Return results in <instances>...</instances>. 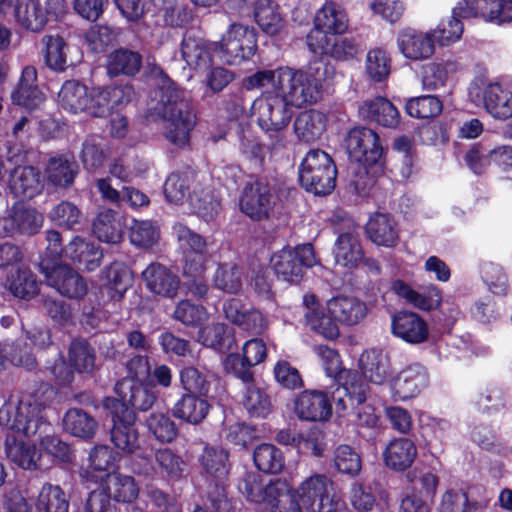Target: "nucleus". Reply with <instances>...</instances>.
<instances>
[{
    "label": "nucleus",
    "instance_id": "nucleus-62",
    "mask_svg": "<svg viewBox=\"0 0 512 512\" xmlns=\"http://www.w3.org/2000/svg\"><path fill=\"white\" fill-rule=\"evenodd\" d=\"M69 364L79 373L91 372L95 365L94 349L82 340L71 342L68 351Z\"/></svg>",
    "mask_w": 512,
    "mask_h": 512
},
{
    "label": "nucleus",
    "instance_id": "nucleus-57",
    "mask_svg": "<svg viewBox=\"0 0 512 512\" xmlns=\"http://www.w3.org/2000/svg\"><path fill=\"white\" fill-rule=\"evenodd\" d=\"M256 467L268 474H277L284 468V456L280 449L268 443L258 445L253 454Z\"/></svg>",
    "mask_w": 512,
    "mask_h": 512
},
{
    "label": "nucleus",
    "instance_id": "nucleus-33",
    "mask_svg": "<svg viewBox=\"0 0 512 512\" xmlns=\"http://www.w3.org/2000/svg\"><path fill=\"white\" fill-rule=\"evenodd\" d=\"M462 15H476L486 22L501 24L512 21V0H472Z\"/></svg>",
    "mask_w": 512,
    "mask_h": 512
},
{
    "label": "nucleus",
    "instance_id": "nucleus-58",
    "mask_svg": "<svg viewBox=\"0 0 512 512\" xmlns=\"http://www.w3.org/2000/svg\"><path fill=\"white\" fill-rule=\"evenodd\" d=\"M269 491L270 498L265 506L271 512H301L295 493L287 487L286 483L276 481V486Z\"/></svg>",
    "mask_w": 512,
    "mask_h": 512
},
{
    "label": "nucleus",
    "instance_id": "nucleus-55",
    "mask_svg": "<svg viewBox=\"0 0 512 512\" xmlns=\"http://www.w3.org/2000/svg\"><path fill=\"white\" fill-rule=\"evenodd\" d=\"M132 245L140 249L153 248L160 239L158 225L151 220H133L129 228Z\"/></svg>",
    "mask_w": 512,
    "mask_h": 512
},
{
    "label": "nucleus",
    "instance_id": "nucleus-8",
    "mask_svg": "<svg viewBox=\"0 0 512 512\" xmlns=\"http://www.w3.org/2000/svg\"><path fill=\"white\" fill-rule=\"evenodd\" d=\"M213 46L218 58L224 64L241 65L255 54L257 33L253 27L233 23Z\"/></svg>",
    "mask_w": 512,
    "mask_h": 512
},
{
    "label": "nucleus",
    "instance_id": "nucleus-53",
    "mask_svg": "<svg viewBox=\"0 0 512 512\" xmlns=\"http://www.w3.org/2000/svg\"><path fill=\"white\" fill-rule=\"evenodd\" d=\"M59 103L63 109L71 113H79L85 111L88 103V92L85 85L82 83L69 80L66 81L59 93Z\"/></svg>",
    "mask_w": 512,
    "mask_h": 512
},
{
    "label": "nucleus",
    "instance_id": "nucleus-50",
    "mask_svg": "<svg viewBox=\"0 0 512 512\" xmlns=\"http://www.w3.org/2000/svg\"><path fill=\"white\" fill-rule=\"evenodd\" d=\"M276 481L264 483L262 477L254 472L245 473L238 483L239 492L250 502L266 505L270 498V488Z\"/></svg>",
    "mask_w": 512,
    "mask_h": 512
},
{
    "label": "nucleus",
    "instance_id": "nucleus-42",
    "mask_svg": "<svg viewBox=\"0 0 512 512\" xmlns=\"http://www.w3.org/2000/svg\"><path fill=\"white\" fill-rule=\"evenodd\" d=\"M363 376L371 383L381 385L390 375V361L386 354L379 350H367L360 358Z\"/></svg>",
    "mask_w": 512,
    "mask_h": 512
},
{
    "label": "nucleus",
    "instance_id": "nucleus-4",
    "mask_svg": "<svg viewBox=\"0 0 512 512\" xmlns=\"http://www.w3.org/2000/svg\"><path fill=\"white\" fill-rule=\"evenodd\" d=\"M103 406L112 416L113 426L110 432L112 443L117 449L129 456L133 472L149 475L154 471L152 449L149 446L142 445L139 440L135 428L136 415L134 411L111 397L103 400Z\"/></svg>",
    "mask_w": 512,
    "mask_h": 512
},
{
    "label": "nucleus",
    "instance_id": "nucleus-36",
    "mask_svg": "<svg viewBox=\"0 0 512 512\" xmlns=\"http://www.w3.org/2000/svg\"><path fill=\"white\" fill-rule=\"evenodd\" d=\"M254 19L259 28L270 36L279 34L286 24L281 7L275 0H256Z\"/></svg>",
    "mask_w": 512,
    "mask_h": 512
},
{
    "label": "nucleus",
    "instance_id": "nucleus-61",
    "mask_svg": "<svg viewBox=\"0 0 512 512\" xmlns=\"http://www.w3.org/2000/svg\"><path fill=\"white\" fill-rule=\"evenodd\" d=\"M5 452L8 459L23 469L36 467L37 451L35 446L27 445L14 437H7Z\"/></svg>",
    "mask_w": 512,
    "mask_h": 512
},
{
    "label": "nucleus",
    "instance_id": "nucleus-35",
    "mask_svg": "<svg viewBox=\"0 0 512 512\" xmlns=\"http://www.w3.org/2000/svg\"><path fill=\"white\" fill-rule=\"evenodd\" d=\"M359 114L362 118L387 128H395L400 122L397 108L384 97H376L363 102L359 106Z\"/></svg>",
    "mask_w": 512,
    "mask_h": 512
},
{
    "label": "nucleus",
    "instance_id": "nucleus-9",
    "mask_svg": "<svg viewBox=\"0 0 512 512\" xmlns=\"http://www.w3.org/2000/svg\"><path fill=\"white\" fill-rule=\"evenodd\" d=\"M337 170L326 152L309 151L299 167V180L303 188L315 195H327L335 188Z\"/></svg>",
    "mask_w": 512,
    "mask_h": 512
},
{
    "label": "nucleus",
    "instance_id": "nucleus-21",
    "mask_svg": "<svg viewBox=\"0 0 512 512\" xmlns=\"http://www.w3.org/2000/svg\"><path fill=\"white\" fill-rule=\"evenodd\" d=\"M429 382L426 368L420 363L404 367L392 380L391 390L398 400H407L418 395Z\"/></svg>",
    "mask_w": 512,
    "mask_h": 512
},
{
    "label": "nucleus",
    "instance_id": "nucleus-34",
    "mask_svg": "<svg viewBox=\"0 0 512 512\" xmlns=\"http://www.w3.org/2000/svg\"><path fill=\"white\" fill-rule=\"evenodd\" d=\"M313 24L330 35H341L348 30L349 18L341 5L333 1H326L317 10Z\"/></svg>",
    "mask_w": 512,
    "mask_h": 512
},
{
    "label": "nucleus",
    "instance_id": "nucleus-30",
    "mask_svg": "<svg viewBox=\"0 0 512 512\" xmlns=\"http://www.w3.org/2000/svg\"><path fill=\"white\" fill-rule=\"evenodd\" d=\"M14 104L28 109L38 107L45 95L37 84V70L33 66L23 68L17 87L11 95Z\"/></svg>",
    "mask_w": 512,
    "mask_h": 512
},
{
    "label": "nucleus",
    "instance_id": "nucleus-59",
    "mask_svg": "<svg viewBox=\"0 0 512 512\" xmlns=\"http://www.w3.org/2000/svg\"><path fill=\"white\" fill-rule=\"evenodd\" d=\"M246 389L243 395L242 403L251 417H266L271 411V401L269 396L260 387L252 382L245 383Z\"/></svg>",
    "mask_w": 512,
    "mask_h": 512
},
{
    "label": "nucleus",
    "instance_id": "nucleus-40",
    "mask_svg": "<svg viewBox=\"0 0 512 512\" xmlns=\"http://www.w3.org/2000/svg\"><path fill=\"white\" fill-rule=\"evenodd\" d=\"M366 230L371 241L378 246L393 247L399 240L396 222L385 213L371 216Z\"/></svg>",
    "mask_w": 512,
    "mask_h": 512
},
{
    "label": "nucleus",
    "instance_id": "nucleus-16",
    "mask_svg": "<svg viewBox=\"0 0 512 512\" xmlns=\"http://www.w3.org/2000/svg\"><path fill=\"white\" fill-rule=\"evenodd\" d=\"M173 235L185 255V274L201 275L206 262V240L182 223L173 225Z\"/></svg>",
    "mask_w": 512,
    "mask_h": 512
},
{
    "label": "nucleus",
    "instance_id": "nucleus-19",
    "mask_svg": "<svg viewBox=\"0 0 512 512\" xmlns=\"http://www.w3.org/2000/svg\"><path fill=\"white\" fill-rule=\"evenodd\" d=\"M339 387L332 393V400L335 402L337 412L344 413L349 407L363 404L369 393V387L351 370L341 372L336 379Z\"/></svg>",
    "mask_w": 512,
    "mask_h": 512
},
{
    "label": "nucleus",
    "instance_id": "nucleus-51",
    "mask_svg": "<svg viewBox=\"0 0 512 512\" xmlns=\"http://www.w3.org/2000/svg\"><path fill=\"white\" fill-rule=\"evenodd\" d=\"M154 458L156 466L152 464L154 471L149 475L159 473L161 476L172 480H179L183 477L186 471V463L180 455L171 449L163 448L157 450Z\"/></svg>",
    "mask_w": 512,
    "mask_h": 512
},
{
    "label": "nucleus",
    "instance_id": "nucleus-49",
    "mask_svg": "<svg viewBox=\"0 0 512 512\" xmlns=\"http://www.w3.org/2000/svg\"><path fill=\"white\" fill-rule=\"evenodd\" d=\"M77 172V163L63 155L51 157L45 167L48 181L56 186H69L74 181Z\"/></svg>",
    "mask_w": 512,
    "mask_h": 512
},
{
    "label": "nucleus",
    "instance_id": "nucleus-23",
    "mask_svg": "<svg viewBox=\"0 0 512 512\" xmlns=\"http://www.w3.org/2000/svg\"><path fill=\"white\" fill-rule=\"evenodd\" d=\"M294 411L298 418L307 421H327L332 415L331 403L327 395L317 390H306L294 401Z\"/></svg>",
    "mask_w": 512,
    "mask_h": 512
},
{
    "label": "nucleus",
    "instance_id": "nucleus-12",
    "mask_svg": "<svg viewBox=\"0 0 512 512\" xmlns=\"http://www.w3.org/2000/svg\"><path fill=\"white\" fill-rule=\"evenodd\" d=\"M317 262L314 248L309 243L283 248L270 259L277 276L290 283L298 282L303 277L304 268L313 267Z\"/></svg>",
    "mask_w": 512,
    "mask_h": 512
},
{
    "label": "nucleus",
    "instance_id": "nucleus-1",
    "mask_svg": "<svg viewBox=\"0 0 512 512\" xmlns=\"http://www.w3.org/2000/svg\"><path fill=\"white\" fill-rule=\"evenodd\" d=\"M334 75V67L322 60L311 62L305 69L287 66L262 70L244 80L247 90L271 86L281 93L290 106L303 107L322 97L324 83Z\"/></svg>",
    "mask_w": 512,
    "mask_h": 512
},
{
    "label": "nucleus",
    "instance_id": "nucleus-38",
    "mask_svg": "<svg viewBox=\"0 0 512 512\" xmlns=\"http://www.w3.org/2000/svg\"><path fill=\"white\" fill-rule=\"evenodd\" d=\"M486 506V499H472L463 489L447 488L440 495L437 512H479Z\"/></svg>",
    "mask_w": 512,
    "mask_h": 512
},
{
    "label": "nucleus",
    "instance_id": "nucleus-20",
    "mask_svg": "<svg viewBox=\"0 0 512 512\" xmlns=\"http://www.w3.org/2000/svg\"><path fill=\"white\" fill-rule=\"evenodd\" d=\"M43 216L35 209L16 204L7 217L0 219V236H12L16 233L33 235L39 231Z\"/></svg>",
    "mask_w": 512,
    "mask_h": 512
},
{
    "label": "nucleus",
    "instance_id": "nucleus-60",
    "mask_svg": "<svg viewBox=\"0 0 512 512\" xmlns=\"http://www.w3.org/2000/svg\"><path fill=\"white\" fill-rule=\"evenodd\" d=\"M214 287L226 293H238L243 285L240 268L231 263L218 266L213 277Z\"/></svg>",
    "mask_w": 512,
    "mask_h": 512
},
{
    "label": "nucleus",
    "instance_id": "nucleus-5",
    "mask_svg": "<svg viewBox=\"0 0 512 512\" xmlns=\"http://www.w3.org/2000/svg\"><path fill=\"white\" fill-rule=\"evenodd\" d=\"M305 318L314 331L333 340L339 336L338 323L356 325L367 315L366 304L353 296H337L320 308L314 295H305Z\"/></svg>",
    "mask_w": 512,
    "mask_h": 512
},
{
    "label": "nucleus",
    "instance_id": "nucleus-15",
    "mask_svg": "<svg viewBox=\"0 0 512 512\" xmlns=\"http://www.w3.org/2000/svg\"><path fill=\"white\" fill-rule=\"evenodd\" d=\"M471 101L483 104L494 118L507 119L512 116V92L499 83L473 82L468 91Z\"/></svg>",
    "mask_w": 512,
    "mask_h": 512
},
{
    "label": "nucleus",
    "instance_id": "nucleus-27",
    "mask_svg": "<svg viewBox=\"0 0 512 512\" xmlns=\"http://www.w3.org/2000/svg\"><path fill=\"white\" fill-rule=\"evenodd\" d=\"M100 281L110 299L120 301L133 285L134 277L125 263L115 261L101 271Z\"/></svg>",
    "mask_w": 512,
    "mask_h": 512
},
{
    "label": "nucleus",
    "instance_id": "nucleus-7",
    "mask_svg": "<svg viewBox=\"0 0 512 512\" xmlns=\"http://www.w3.org/2000/svg\"><path fill=\"white\" fill-rule=\"evenodd\" d=\"M346 148L350 158L364 166L355 175L352 183L357 194L364 196L374 184L368 175L366 167L377 164L382 155L383 147L378 134L366 127H356L349 131L346 138Z\"/></svg>",
    "mask_w": 512,
    "mask_h": 512
},
{
    "label": "nucleus",
    "instance_id": "nucleus-14",
    "mask_svg": "<svg viewBox=\"0 0 512 512\" xmlns=\"http://www.w3.org/2000/svg\"><path fill=\"white\" fill-rule=\"evenodd\" d=\"M275 205V197L269 184L261 178L250 176L240 196V210L252 220L270 217Z\"/></svg>",
    "mask_w": 512,
    "mask_h": 512
},
{
    "label": "nucleus",
    "instance_id": "nucleus-29",
    "mask_svg": "<svg viewBox=\"0 0 512 512\" xmlns=\"http://www.w3.org/2000/svg\"><path fill=\"white\" fill-rule=\"evenodd\" d=\"M142 278L147 288L154 294L173 298L179 289V278L167 267L159 263H151L143 272Z\"/></svg>",
    "mask_w": 512,
    "mask_h": 512
},
{
    "label": "nucleus",
    "instance_id": "nucleus-2",
    "mask_svg": "<svg viewBox=\"0 0 512 512\" xmlns=\"http://www.w3.org/2000/svg\"><path fill=\"white\" fill-rule=\"evenodd\" d=\"M148 110L163 119L165 139L178 148L189 145L190 133L196 124V114L188 94L178 89L169 78L152 91Z\"/></svg>",
    "mask_w": 512,
    "mask_h": 512
},
{
    "label": "nucleus",
    "instance_id": "nucleus-31",
    "mask_svg": "<svg viewBox=\"0 0 512 512\" xmlns=\"http://www.w3.org/2000/svg\"><path fill=\"white\" fill-rule=\"evenodd\" d=\"M213 45L214 42L187 34L181 42V57L191 69L204 70L212 62Z\"/></svg>",
    "mask_w": 512,
    "mask_h": 512
},
{
    "label": "nucleus",
    "instance_id": "nucleus-28",
    "mask_svg": "<svg viewBox=\"0 0 512 512\" xmlns=\"http://www.w3.org/2000/svg\"><path fill=\"white\" fill-rule=\"evenodd\" d=\"M386 467L393 471H405L410 468L418 455L415 443L405 437L392 439L383 451Z\"/></svg>",
    "mask_w": 512,
    "mask_h": 512
},
{
    "label": "nucleus",
    "instance_id": "nucleus-18",
    "mask_svg": "<svg viewBox=\"0 0 512 512\" xmlns=\"http://www.w3.org/2000/svg\"><path fill=\"white\" fill-rule=\"evenodd\" d=\"M41 270L49 286L55 288L61 295L71 298H83L88 287L85 279L74 269L67 265H56L49 268L43 261Z\"/></svg>",
    "mask_w": 512,
    "mask_h": 512
},
{
    "label": "nucleus",
    "instance_id": "nucleus-11",
    "mask_svg": "<svg viewBox=\"0 0 512 512\" xmlns=\"http://www.w3.org/2000/svg\"><path fill=\"white\" fill-rule=\"evenodd\" d=\"M251 106L252 116L258 126L266 132H280L285 129L291 118L290 105L271 86L265 87Z\"/></svg>",
    "mask_w": 512,
    "mask_h": 512
},
{
    "label": "nucleus",
    "instance_id": "nucleus-41",
    "mask_svg": "<svg viewBox=\"0 0 512 512\" xmlns=\"http://www.w3.org/2000/svg\"><path fill=\"white\" fill-rule=\"evenodd\" d=\"M119 456L107 445H96L91 449L88 462L89 468H82L80 470V477L87 482H97L93 472H106L117 469Z\"/></svg>",
    "mask_w": 512,
    "mask_h": 512
},
{
    "label": "nucleus",
    "instance_id": "nucleus-64",
    "mask_svg": "<svg viewBox=\"0 0 512 512\" xmlns=\"http://www.w3.org/2000/svg\"><path fill=\"white\" fill-rule=\"evenodd\" d=\"M390 58L387 52L381 48L368 51L365 61V71L374 82H381L390 74Z\"/></svg>",
    "mask_w": 512,
    "mask_h": 512
},
{
    "label": "nucleus",
    "instance_id": "nucleus-56",
    "mask_svg": "<svg viewBox=\"0 0 512 512\" xmlns=\"http://www.w3.org/2000/svg\"><path fill=\"white\" fill-rule=\"evenodd\" d=\"M5 286L17 298L29 300L39 292L36 276L28 269H19L8 276Z\"/></svg>",
    "mask_w": 512,
    "mask_h": 512
},
{
    "label": "nucleus",
    "instance_id": "nucleus-37",
    "mask_svg": "<svg viewBox=\"0 0 512 512\" xmlns=\"http://www.w3.org/2000/svg\"><path fill=\"white\" fill-rule=\"evenodd\" d=\"M101 492L106 493L109 500L120 503H131L139 494V488L132 476L113 471L106 474Z\"/></svg>",
    "mask_w": 512,
    "mask_h": 512
},
{
    "label": "nucleus",
    "instance_id": "nucleus-10",
    "mask_svg": "<svg viewBox=\"0 0 512 512\" xmlns=\"http://www.w3.org/2000/svg\"><path fill=\"white\" fill-rule=\"evenodd\" d=\"M198 461L205 473L215 479L207 490L208 499L213 508L218 512L228 510L230 505L224 485L230 468L228 452L222 447L206 444L198 456Z\"/></svg>",
    "mask_w": 512,
    "mask_h": 512
},
{
    "label": "nucleus",
    "instance_id": "nucleus-32",
    "mask_svg": "<svg viewBox=\"0 0 512 512\" xmlns=\"http://www.w3.org/2000/svg\"><path fill=\"white\" fill-rule=\"evenodd\" d=\"M333 255L336 265L354 268L363 259V250L354 229L340 233L335 240Z\"/></svg>",
    "mask_w": 512,
    "mask_h": 512
},
{
    "label": "nucleus",
    "instance_id": "nucleus-17",
    "mask_svg": "<svg viewBox=\"0 0 512 512\" xmlns=\"http://www.w3.org/2000/svg\"><path fill=\"white\" fill-rule=\"evenodd\" d=\"M267 356L265 342L259 338H252L242 346V356L237 353L229 354L224 362L227 372L232 373L244 383L253 382L251 367L262 363Z\"/></svg>",
    "mask_w": 512,
    "mask_h": 512
},
{
    "label": "nucleus",
    "instance_id": "nucleus-46",
    "mask_svg": "<svg viewBox=\"0 0 512 512\" xmlns=\"http://www.w3.org/2000/svg\"><path fill=\"white\" fill-rule=\"evenodd\" d=\"M142 57L138 52L128 49H117L110 53L106 61L109 76L135 75L141 68Z\"/></svg>",
    "mask_w": 512,
    "mask_h": 512
},
{
    "label": "nucleus",
    "instance_id": "nucleus-44",
    "mask_svg": "<svg viewBox=\"0 0 512 512\" xmlns=\"http://www.w3.org/2000/svg\"><path fill=\"white\" fill-rule=\"evenodd\" d=\"M472 0H460L452 10L451 18L442 23L437 29L431 31L435 33L436 41L441 45H449L460 39L463 33V25L460 18L477 17L476 15H462L470 7Z\"/></svg>",
    "mask_w": 512,
    "mask_h": 512
},
{
    "label": "nucleus",
    "instance_id": "nucleus-6",
    "mask_svg": "<svg viewBox=\"0 0 512 512\" xmlns=\"http://www.w3.org/2000/svg\"><path fill=\"white\" fill-rule=\"evenodd\" d=\"M195 182V175L191 171L172 173L164 184V195L168 202L181 205L189 202L195 212L206 221L212 220L220 211V201L208 189L191 187Z\"/></svg>",
    "mask_w": 512,
    "mask_h": 512
},
{
    "label": "nucleus",
    "instance_id": "nucleus-54",
    "mask_svg": "<svg viewBox=\"0 0 512 512\" xmlns=\"http://www.w3.org/2000/svg\"><path fill=\"white\" fill-rule=\"evenodd\" d=\"M64 427L70 434L84 438H92L98 428L97 421L82 409L73 408L64 416Z\"/></svg>",
    "mask_w": 512,
    "mask_h": 512
},
{
    "label": "nucleus",
    "instance_id": "nucleus-63",
    "mask_svg": "<svg viewBox=\"0 0 512 512\" xmlns=\"http://www.w3.org/2000/svg\"><path fill=\"white\" fill-rule=\"evenodd\" d=\"M443 105L439 98L431 95L414 97L407 101L406 112L414 118L428 119L438 116Z\"/></svg>",
    "mask_w": 512,
    "mask_h": 512
},
{
    "label": "nucleus",
    "instance_id": "nucleus-45",
    "mask_svg": "<svg viewBox=\"0 0 512 512\" xmlns=\"http://www.w3.org/2000/svg\"><path fill=\"white\" fill-rule=\"evenodd\" d=\"M325 127V115L316 110L301 112L294 122L296 136L306 143L318 140L324 132Z\"/></svg>",
    "mask_w": 512,
    "mask_h": 512
},
{
    "label": "nucleus",
    "instance_id": "nucleus-48",
    "mask_svg": "<svg viewBox=\"0 0 512 512\" xmlns=\"http://www.w3.org/2000/svg\"><path fill=\"white\" fill-rule=\"evenodd\" d=\"M42 43L45 46V62L50 69L62 72L69 65H73V61L69 59L70 48L63 38L45 35L42 38Z\"/></svg>",
    "mask_w": 512,
    "mask_h": 512
},
{
    "label": "nucleus",
    "instance_id": "nucleus-43",
    "mask_svg": "<svg viewBox=\"0 0 512 512\" xmlns=\"http://www.w3.org/2000/svg\"><path fill=\"white\" fill-rule=\"evenodd\" d=\"M123 224L117 213L108 208H102L93 221V233L102 242L118 243L122 239Z\"/></svg>",
    "mask_w": 512,
    "mask_h": 512
},
{
    "label": "nucleus",
    "instance_id": "nucleus-39",
    "mask_svg": "<svg viewBox=\"0 0 512 512\" xmlns=\"http://www.w3.org/2000/svg\"><path fill=\"white\" fill-rule=\"evenodd\" d=\"M14 17L20 27L31 32H40L47 24L40 0H16Z\"/></svg>",
    "mask_w": 512,
    "mask_h": 512
},
{
    "label": "nucleus",
    "instance_id": "nucleus-47",
    "mask_svg": "<svg viewBox=\"0 0 512 512\" xmlns=\"http://www.w3.org/2000/svg\"><path fill=\"white\" fill-rule=\"evenodd\" d=\"M209 408L210 405L205 399L193 394H186L175 403L172 412L178 419L198 424L207 416Z\"/></svg>",
    "mask_w": 512,
    "mask_h": 512
},
{
    "label": "nucleus",
    "instance_id": "nucleus-24",
    "mask_svg": "<svg viewBox=\"0 0 512 512\" xmlns=\"http://www.w3.org/2000/svg\"><path fill=\"white\" fill-rule=\"evenodd\" d=\"M391 331L394 336L409 344L424 343L429 336L427 322L417 313L407 311L393 316Z\"/></svg>",
    "mask_w": 512,
    "mask_h": 512
},
{
    "label": "nucleus",
    "instance_id": "nucleus-13",
    "mask_svg": "<svg viewBox=\"0 0 512 512\" xmlns=\"http://www.w3.org/2000/svg\"><path fill=\"white\" fill-rule=\"evenodd\" d=\"M297 496L311 512H335L338 499L334 494L333 481L324 474H314L298 487Z\"/></svg>",
    "mask_w": 512,
    "mask_h": 512
},
{
    "label": "nucleus",
    "instance_id": "nucleus-26",
    "mask_svg": "<svg viewBox=\"0 0 512 512\" xmlns=\"http://www.w3.org/2000/svg\"><path fill=\"white\" fill-rule=\"evenodd\" d=\"M44 187L40 171L33 166H17L9 177V189L20 200L31 199Z\"/></svg>",
    "mask_w": 512,
    "mask_h": 512
},
{
    "label": "nucleus",
    "instance_id": "nucleus-22",
    "mask_svg": "<svg viewBox=\"0 0 512 512\" xmlns=\"http://www.w3.org/2000/svg\"><path fill=\"white\" fill-rule=\"evenodd\" d=\"M436 35L414 29L401 31L397 38L400 52L407 59L418 61L430 58L435 51Z\"/></svg>",
    "mask_w": 512,
    "mask_h": 512
},
{
    "label": "nucleus",
    "instance_id": "nucleus-3",
    "mask_svg": "<svg viewBox=\"0 0 512 512\" xmlns=\"http://www.w3.org/2000/svg\"><path fill=\"white\" fill-rule=\"evenodd\" d=\"M55 396L54 389L41 383L20 397H10L0 408V425L30 438L50 430L45 410Z\"/></svg>",
    "mask_w": 512,
    "mask_h": 512
},
{
    "label": "nucleus",
    "instance_id": "nucleus-25",
    "mask_svg": "<svg viewBox=\"0 0 512 512\" xmlns=\"http://www.w3.org/2000/svg\"><path fill=\"white\" fill-rule=\"evenodd\" d=\"M115 392L121 398L119 402L125 406L129 404L140 411L149 410L157 399L156 393L149 384L130 378H123L117 382Z\"/></svg>",
    "mask_w": 512,
    "mask_h": 512
},
{
    "label": "nucleus",
    "instance_id": "nucleus-52",
    "mask_svg": "<svg viewBox=\"0 0 512 512\" xmlns=\"http://www.w3.org/2000/svg\"><path fill=\"white\" fill-rule=\"evenodd\" d=\"M37 512H69V500L58 485L45 483L35 501Z\"/></svg>",
    "mask_w": 512,
    "mask_h": 512
}]
</instances>
